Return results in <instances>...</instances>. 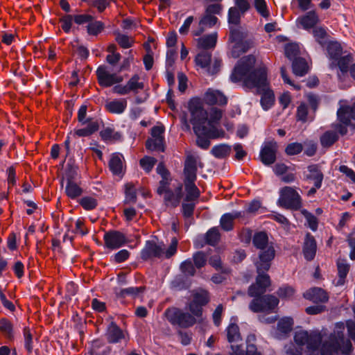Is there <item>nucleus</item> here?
I'll return each instance as SVG.
<instances>
[{"label": "nucleus", "instance_id": "1", "mask_svg": "<svg viewBox=\"0 0 355 355\" xmlns=\"http://www.w3.org/2000/svg\"><path fill=\"white\" fill-rule=\"evenodd\" d=\"M345 327L349 337L355 342V322L348 320L335 324L333 331L322 334L319 331L299 330L294 340L299 347H305L308 355H349L352 351L351 341L345 337Z\"/></svg>", "mask_w": 355, "mask_h": 355}, {"label": "nucleus", "instance_id": "2", "mask_svg": "<svg viewBox=\"0 0 355 355\" xmlns=\"http://www.w3.org/2000/svg\"><path fill=\"white\" fill-rule=\"evenodd\" d=\"M188 109L191 114L190 122L193 125L194 132L199 130H205L208 128L205 125L208 123V113L205 110L198 98L190 99Z\"/></svg>", "mask_w": 355, "mask_h": 355}, {"label": "nucleus", "instance_id": "3", "mask_svg": "<svg viewBox=\"0 0 355 355\" xmlns=\"http://www.w3.org/2000/svg\"><path fill=\"white\" fill-rule=\"evenodd\" d=\"M338 123L332 125L337 133L344 136L347 133V128L351 127L355 129V125L352 120L355 121V103L352 105H341L337 110Z\"/></svg>", "mask_w": 355, "mask_h": 355}, {"label": "nucleus", "instance_id": "4", "mask_svg": "<svg viewBox=\"0 0 355 355\" xmlns=\"http://www.w3.org/2000/svg\"><path fill=\"white\" fill-rule=\"evenodd\" d=\"M164 315L167 320L173 326H177L181 328H189L198 322L197 318L191 313L184 312L175 307L167 309L164 312Z\"/></svg>", "mask_w": 355, "mask_h": 355}, {"label": "nucleus", "instance_id": "5", "mask_svg": "<svg viewBox=\"0 0 355 355\" xmlns=\"http://www.w3.org/2000/svg\"><path fill=\"white\" fill-rule=\"evenodd\" d=\"M277 205L286 209L298 211L302 206V198L295 189L284 187L280 190Z\"/></svg>", "mask_w": 355, "mask_h": 355}, {"label": "nucleus", "instance_id": "6", "mask_svg": "<svg viewBox=\"0 0 355 355\" xmlns=\"http://www.w3.org/2000/svg\"><path fill=\"white\" fill-rule=\"evenodd\" d=\"M244 83L250 88L265 90L269 85L267 68L265 66L254 68L244 78Z\"/></svg>", "mask_w": 355, "mask_h": 355}, {"label": "nucleus", "instance_id": "7", "mask_svg": "<svg viewBox=\"0 0 355 355\" xmlns=\"http://www.w3.org/2000/svg\"><path fill=\"white\" fill-rule=\"evenodd\" d=\"M255 58L252 55L244 56L241 58L235 65L230 79L232 83H238L242 80L254 68Z\"/></svg>", "mask_w": 355, "mask_h": 355}, {"label": "nucleus", "instance_id": "8", "mask_svg": "<svg viewBox=\"0 0 355 355\" xmlns=\"http://www.w3.org/2000/svg\"><path fill=\"white\" fill-rule=\"evenodd\" d=\"M254 252L258 254L259 259L255 262L257 272L260 270H268L270 261L275 257V249L272 245H254Z\"/></svg>", "mask_w": 355, "mask_h": 355}, {"label": "nucleus", "instance_id": "9", "mask_svg": "<svg viewBox=\"0 0 355 355\" xmlns=\"http://www.w3.org/2000/svg\"><path fill=\"white\" fill-rule=\"evenodd\" d=\"M279 304L277 297L273 295H264L262 297L254 299L250 304V309L254 312L270 311Z\"/></svg>", "mask_w": 355, "mask_h": 355}, {"label": "nucleus", "instance_id": "10", "mask_svg": "<svg viewBox=\"0 0 355 355\" xmlns=\"http://www.w3.org/2000/svg\"><path fill=\"white\" fill-rule=\"evenodd\" d=\"M277 144L275 141H265L261 146L259 159L265 166H270L277 159Z\"/></svg>", "mask_w": 355, "mask_h": 355}, {"label": "nucleus", "instance_id": "11", "mask_svg": "<svg viewBox=\"0 0 355 355\" xmlns=\"http://www.w3.org/2000/svg\"><path fill=\"white\" fill-rule=\"evenodd\" d=\"M266 270H260L256 279V284H252L248 289L250 297H257L266 292V288L270 284V277L264 273Z\"/></svg>", "mask_w": 355, "mask_h": 355}, {"label": "nucleus", "instance_id": "12", "mask_svg": "<svg viewBox=\"0 0 355 355\" xmlns=\"http://www.w3.org/2000/svg\"><path fill=\"white\" fill-rule=\"evenodd\" d=\"M111 73L102 67L96 71L98 83L103 87H110L116 83L123 81V77L116 75L117 72Z\"/></svg>", "mask_w": 355, "mask_h": 355}, {"label": "nucleus", "instance_id": "13", "mask_svg": "<svg viewBox=\"0 0 355 355\" xmlns=\"http://www.w3.org/2000/svg\"><path fill=\"white\" fill-rule=\"evenodd\" d=\"M216 129H209L205 130H199L194 132L196 135V145L203 150H207L210 146V139H215L218 136L215 134Z\"/></svg>", "mask_w": 355, "mask_h": 355}, {"label": "nucleus", "instance_id": "14", "mask_svg": "<svg viewBox=\"0 0 355 355\" xmlns=\"http://www.w3.org/2000/svg\"><path fill=\"white\" fill-rule=\"evenodd\" d=\"M308 174L304 175V179L313 182L317 188H321L324 180V174L318 164H310L307 166Z\"/></svg>", "mask_w": 355, "mask_h": 355}, {"label": "nucleus", "instance_id": "15", "mask_svg": "<svg viewBox=\"0 0 355 355\" xmlns=\"http://www.w3.org/2000/svg\"><path fill=\"white\" fill-rule=\"evenodd\" d=\"M205 101L209 105H225L227 103V98L218 90L209 89L205 94Z\"/></svg>", "mask_w": 355, "mask_h": 355}, {"label": "nucleus", "instance_id": "16", "mask_svg": "<svg viewBox=\"0 0 355 355\" xmlns=\"http://www.w3.org/2000/svg\"><path fill=\"white\" fill-rule=\"evenodd\" d=\"M197 162L196 158L189 155L184 162L183 174L184 176L183 181L196 180L197 179Z\"/></svg>", "mask_w": 355, "mask_h": 355}, {"label": "nucleus", "instance_id": "17", "mask_svg": "<svg viewBox=\"0 0 355 355\" xmlns=\"http://www.w3.org/2000/svg\"><path fill=\"white\" fill-rule=\"evenodd\" d=\"M104 244H127L133 241L127 238L122 232L117 230H111L104 234Z\"/></svg>", "mask_w": 355, "mask_h": 355}, {"label": "nucleus", "instance_id": "18", "mask_svg": "<svg viewBox=\"0 0 355 355\" xmlns=\"http://www.w3.org/2000/svg\"><path fill=\"white\" fill-rule=\"evenodd\" d=\"M254 46V41L252 38L243 40L238 44H234L232 49V56L234 58H239L242 54L248 52Z\"/></svg>", "mask_w": 355, "mask_h": 355}, {"label": "nucleus", "instance_id": "19", "mask_svg": "<svg viewBox=\"0 0 355 355\" xmlns=\"http://www.w3.org/2000/svg\"><path fill=\"white\" fill-rule=\"evenodd\" d=\"M196 180L183 181L186 196L184 198L185 202L197 201L200 196V191L196 185Z\"/></svg>", "mask_w": 355, "mask_h": 355}, {"label": "nucleus", "instance_id": "20", "mask_svg": "<svg viewBox=\"0 0 355 355\" xmlns=\"http://www.w3.org/2000/svg\"><path fill=\"white\" fill-rule=\"evenodd\" d=\"M297 21L304 30H309L314 28L319 21V17L315 10L307 12L304 15L298 17Z\"/></svg>", "mask_w": 355, "mask_h": 355}, {"label": "nucleus", "instance_id": "21", "mask_svg": "<svg viewBox=\"0 0 355 355\" xmlns=\"http://www.w3.org/2000/svg\"><path fill=\"white\" fill-rule=\"evenodd\" d=\"M304 297L313 302H325L328 300L327 293L320 288H313L304 293Z\"/></svg>", "mask_w": 355, "mask_h": 355}, {"label": "nucleus", "instance_id": "22", "mask_svg": "<svg viewBox=\"0 0 355 355\" xmlns=\"http://www.w3.org/2000/svg\"><path fill=\"white\" fill-rule=\"evenodd\" d=\"M217 42V33L205 35L197 39V47L202 51L214 49Z\"/></svg>", "mask_w": 355, "mask_h": 355}, {"label": "nucleus", "instance_id": "23", "mask_svg": "<svg viewBox=\"0 0 355 355\" xmlns=\"http://www.w3.org/2000/svg\"><path fill=\"white\" fill-rule=\"evenodd\" d=\"M163 245H146L141 252V257L148 260L154 257H163L164 250Z\"/></svg>", "mask_w": 355, "mask_h": 355}, {"label": "nucleus", "instance_id": "24", "mask_svg": "<svg viewBox=\"0 0 355 355\" xmlns=\"http://www.w3.org/2000/svg\"><path fill=\"white\" fill-rule=\"evenodd\" d=\"M123 156L119 153H115L112 155L109 161V168L114 175H120L123 173L122 159Z\"/></svg>", "mask_w": 355, "mask_h": 355}, {"label": "nucleus", "instance_id": "25", "mask_svg": "<svg viewBox=\"0 0 355 355\" xmlns=\"http://www.w3.org/2000/svg\"><path fill=\"white\" fill-rule=\"evenodd\" d=\"M182 188V184L180 183L175 189V191H173V195H164V202L166 205H170L172 207H177L180 205V200L183 197Z\"/></svg>", "mask_w": 355, "mask_h": 355}, {"label": "nucleus", "instance_id": "26", "mask_svg": "<svg viewBox=\"0 0 355 355\" xmlns=\"http://www.w3.org/2000/svg\"><path fill=\"white\" fill-rule=\"evenodd\" d=\"M232 151V146L227 144H220L212 147L210 153L217 159H225L228 157Z\"/></svg>", "mask_w": 355, "mask_h": 355}, {"label": "nucleus", "instance_id": "27", "mask_svg": "<svg viewBox=\"0 0 355 355\" xmlns=\"http://www.w3.org/2000/svg\"><path fill=\"white\" fill-rule=\"evenodd\" d=\"M124 333L114 322H111L107 328V339L110 343H116L124 338Z\"/></svg>", "mask_w": 355, "mask_h": 355}, {"label": "nucleus", "instance_id": "28", "mask_svg": "<svg viewBox=\"0 0 355 355\" xmlns=\"http://www.w3.org/2000/svg\"><path fill=\"white\" fill-rule=\"evenodd\" d=\"M353 57L351 53L342 56V55L330 64V67H338L343 73L349 71V65L352 62Z\"/></svg>", "mask_w": 355, "mask_h": 355}, {"label": "nucleus", "instance_id": "29", "mask_svg": "<svg viewBox=\"0 0 355 355\" xmlns=\"http://www.w3.org/2000/svg\"><path fill=\"white\" fill-rule=\"evenodd\" d=\"M292 69L295 75L303 76L308 72V65L306 60L298 57L292 60Z\"/></svg>", "mask_w": 355, "mask_h": 355}, {"label": "nucleus", "instance_id": "30", "mask_svg": "<svg viewBox=\"0 0 355 355\" xmlns=\"http://www.w3.org/2000/svg\"><path fill=\"white\" fill-rule=\"evenodd\" d=\"M337 268H338V279L336 283V286H342L345 283V279L347 275V273L349 270L350 266L347 263L345 259H338L337 261Z\"/></svg>", "mask_w": 355, "mask_h": 355}, {"label": "nucleus", "instance_id": "31", "mask_svg": "<svg viewBox=\"0 0 355 355\" xmlns=\"http://www.w3.org/2000/svg\"><path fill=\"white\" fill-rule=\"evenodd\" d=\"M327 51L330 60L336 61L343 53V48L336 41L329 42L327 44Z\"/></svg>", "mask_w": 355, "mask_h": 355}, {"label": "nucleus", "instance_id": "32", "mask_svg": "<svg viewBox=\"0 0 355 355\" xmlns=\"http://www.w3.org/2000/svg\"><path fill=\"white\" fill-rule=\"evenodd\" d=\"M339 139L336 132L327 130L320 137V144L324 148H329L334 145Z\"/></svg>", "mask_w": 355, "mask_h": 355}, {"label": "nucleus", "instance_id": "33", "mask_svg": "<svg viewBox=\"0 0 355 355\" xmlns=\"http://www.w3.org/2000/svg\"><path fill=\"white\" fill-rule=\"evenodd\" d=\"M127 107V101L123 100H114L107 103V110L113 114L123 113Z\"/></svg>", "mask_w": 355, "mask_h": 355}, {"label": "nucleus", "instance_id": "34", "mask_svg": "<svg viewBox=\"0 0 355 355\" xmlns=\"http://www.w3.org/2000/svg\"><path fill=\"white\" fill-rule=\"evenodd\" d=\"M164 142L165 140H162V139L148 138L146 141L145 146L148 150L163 153L165 151Z\"/></svg>", "mask_w": 355, "mask_h": 355}, {"label": "nucleus", "instance_id": "35", "mask_svg": "<svg viewBox=\"0 0 355 355\" xmlns=\"http://www.w3.org/2000/svg\"><path fill=\"white\" fill-rule=\"evenodd\" d=\"M263 91V92L261 95L260 103L262 108L264 110H268L274 104L275 95L273 92L269 89L268 87Z\"/></svg>", "mask_w": 355, "mask_h": 355}, {"label": "nucleus", "instance_id": "36", "mask_svg": "<svg viewBox=\"0 0 355 355\" xmlns=\"http://www.w3.org/2000/svg\"><path fill=\"white\" fill-rule=\"evenodd\" d=\"M220 237L221 235L218 227H211L205 234V244H218Z\"/></svg>", "mask_w": 355, "mask_h": 355}, {"label": "nucleus", "instance_id": "37", "mask_svg": "<svg viewBox=\"0 0 355 355\" xmlns=\"http://www.w3.org/2000/svg\"><path fill=\"white\" fill-rule=\"evenodd\" d=\"M211 60V53L207 51H202L195 58L196 64L202 69L207 68L210 65Z\"/></svg>", "mask_w": 355, "mask_h": 355}, {"label": "nucleus", "instance_id": "38", "mask_svg": "<svg viewBox=\"0 0 355 355\" xmlns=\"http://www.w3.org/2000/svg\"><path fill=\"white\" fill-rule=\"evenodd\" d=\"M244 14H241L236 7H230L227 12V22L229 27L232 25L239 26L241 24V16Z\"/></svg>", "mask_w": 355, "mask_h": 355}, {"label": "nucleus", "instance_id": "39", "mask_svg": "<svg viewBox=\"0 0 355 355\" xmlns=\"http://www.w3.org/2000/svg\"><path fill=\"white\" fill-rule=\"evenodd\" d=\"M227 340L230 343L238 342L241 340L239 328L237 324L230 323L226 329Z\"/></svg>", "mask_w": 355, "mask_h": 355}, {"label": "nucleus", "instance_id": "40", "mask_svg": "<svg viewBox=\"0 0 355 355\" xmlns=\"http://www.w3.org/2000/svg\"><path fill=\"white\" fill-rule=\"evenodd\" d=\"M0 332L9 340H12L14 338L12 324L6 318H3L0 320Z\"/></svg>", "mask_w": 355, "mask_h": 355}, {"label": "nucleus", "instance_id": "41", "mask_svg": "<svg viewBox=\"0 0 355 355\" xmlns=\"http://www.w3.org/2000/svg\"><path fill=\"white\" fill-rule=\"evenodd\" d=\"M144 290V288L140 287H129L126 288L120 289L119 291H116V296L119 297H125L128 295L131 296L132 297H136L139 295L140 293H141Z\"/></svg>", "mask_w": 355, "mask_h": 355}, {"label": "nucleus", "instance_id": "42", "mask_svg": "<svg viewBox=\"0 0 355 355\" xmlns=\"http://www.w3.org/2000/svg\"><path fill=\"white\" fill-rule=\"evenodd\" d=\"M114 34L116 35V42L121 48L128 49L133 45L134 41L128 35L122 34L119 31H115Z\"/></svg>", "mask_w": 355, "mask_h": 355}, {"label": "nucleus", "instance_id": "43", "mask_svg": "<svg viewBox=\"0 0 355 355\" xmlns=\"http://www.w3.org/2000/svg\"><path fill=\"white\" fill-rule=\"evenodd\" d=\"M253 6L262 17L268 19L270 17V11L266 0H254Z\"/></svg>", "mask_w": 355, "mask_h": 355}, {"label": "nucleus", "instance_id": "44", "mask_svg": "<svg viewBox=\"0 0 355 355\" xmlns=\"http://www.w3.org/2000/svg\"><path fill=\"white\" fill-rule=\"evenodd\" d=\"M71 137L76 140L80 138L89 137V124L81 125L79 123L74 128L73 132H70Z\"/></svg>", "mask_w": 355, "mask_h": 355}, {"label": "nucleus", "instance_id": "45", "mask_svg": "<svg viewBox=\"0 0 355 355\" xmlns=\"http://www.w3.org/2000/svg\"><path fill=\"white\" fill-rule=\"evenodd\" d=\"M233 350L232 355H261L260 352H257V347L254 345H248L245 354L236 345H232Z\"/></svg>", "mask_w": 355, "mask_h": 355}, {"label": "nucleus", "instance_id": "46", "mask_svg": "<svg viewBox=\"0 0 355 355\" xmlns=\"http://www.w3.org/2000/svg\"><path fill=\"white\" fill-rule=\"evenodd\" d=\"M302 214L304 216L307 223L308 227L313 232L318 230V220L315 216L309 212L306 209H303Z\"/></svg>", "mask_w": 355, "mask_h": 355}, {"label": "nucleus", "instance_id": "47", "mask_svg": "<svg viewBox=\"0 0 355 355\" xmlns=\"http://www.w3.org/2000/svg\"><path fill=\"white\" fill-rule=\"evenodd\" d=\"M171 179L168 178L162 179L159 182V187L157 189V193L159 196L164 193V195H173V190L169 188Z\"/></svg>", "mask_w": 355, "mask_h": 355}, {"label": "nucleus", "instance_id": "48", "mask_svg": "<svg viewBox=\"0 0 355 355\" xmlns=\"http://www.w3.org/2000/svg\"><path fill=\"white\" fill-rule=\"evenodd\" d=\"M24 347L28 354H31L33 350V335L28 328L24 329Z\"/></svg>", "mask_w": 355, "mask_h": 355}, {"label": "nucleus", "instance_id": "49", "mask_svg": "<svg viewBox=\"0 0 355 355\" xmlns=\"http://www.w3.org/2000/svg\"><path fill=\"white\" fill-rule=\"evenodd\" d=\"M220 225L221 228L226 232H229L234 228V220L230 213L223 214L220 218Z\"/></svg>", "mask_w": 355, "mask_h": 355}, {"label": "nucleus", "instance_id": "50", "mask_svg": "<svg viewBox=\"0 0 355 355\" xmlns=\"http://www.w3.org/2000/svg\"><path fill=\"white\" fill-rule=\"evenodd\" d=\"M293 324V321L291 318H283L278 322L277 329L282 333L287 334L292 330Z\"/></svg>", "mask_w": 355, "mask_h": 355}, {"label": "nucleus", "instance_id": "51", "mask_svg": "<svg viewBox=\"0 0 355 355\" xmlns=\"http://www.w3.org/2000/svg\"><path fill=\"white\" fill-rule=\"evenodd\" d=\"M171 286L174 290L180 291L188 288L189 284L184 276L178 275L172 280Z\"/></svg>", "mask_w": 355, "mask_h": 355}, {"label": "nucleus", "instance_id": "52", "mask_svg": "<svg viewBox=\"0 0 355 355\" xmlns=\"http://www.w3.org/2000/svg\"><path fill=\"white\" fill-rule=\"evenodd\" d=\"M105 28V24L101 21L95 20L90 15V37L97 36Z\"/></svg>", "mask_w": 355, "mask_h": 355}, {"label": "nucleus", "instance_id": "53", "mask_svg": "<svg viewBox=\"0 0 355 355\" xmlns=\"http://www.w3.org/2000/svg\"><path fill=\"white\" fill-rule=\"evenodd\" d=\"M82 189L76 184L69 181L66 187L67 195L71 198H76L82 194Z\"/></svg>", "mask_w": 355, "mask_h": 355}, {"label": "nucleus", "instance_id": "54", "mask_svg": "<svg viewBox=\"0 0 355 355\" xmlns=\"http://www.w3.org/2000/svg\"><path fill=\"white\" fill-rule=\"evenodd\" d=\"M157 159L153 157L144 156L139 161L140 166L147 173H149L153 168Z\"/></svg>", "mask_w": 355, "mask_h": 355}, {"label": "nucleus", "instance_id": "55", "mask_svg": "<svg viewBox=\"0 0 355 355\" xmlns=\"http://www.w3.org/2000/svg\"><path fill=\"white\" fill-rule=\"evenodd\" d=\"M139 76L138 74H135L127 83V88L129 92H136L137 89H143L144 85L141 82H139Z\"/></svg>", "mask_w": 355, "mask_h": 355}, {"label": "nucleus", "instance_id": "56", "mask_svg": "<svg viewBox=\"0 0 355 355\" xmlns=\"http://www.w3.org/2000/svg\"><path fill=\"white\" fill-rule=\"evenodd\" d=\"M229 41L232 43L238 44L244 40V33L239 28L230 26Z\"/></svg>", "mask_w": 355, "mask_h": 355}, {"label": "nucleus", "instance_id": "57", "mask_svg": "<svg viewBox=\"0 0 355 355\" xmlns=\"http://www.w3.org/2000/svg\"><path fill=\"white\" fill-rule=\"evenodd\" d=\"M284 51L286 57L290 60H293L298 58L299 48L295 44L291 43L286 44Z\"/></svg>", "mask_w": 355, "mask_h": 355}, {"label": "nucleus", "instance_id": "58", "mask_svg": "<svg viewBox=\"0 0 355 355\" xmlns=\"http://www.w3.org/2000/svg\"><path fill=\"white\" fill-rule=\"evenodd\" d=\"M125 200L129 202L135 203L137 201L136 189L132 183L125 184Z\"/></svg>", "mask_w": 355, "mask_h": 355}, {"label": "nucleus", "instance_id": "59", "mask_svg": "<svg viewBox=\"0 0 355 355\" xmlns=\"http://www.w3.org/2000/svg\"><path fill=\"white\" fill-rule=\"evenodd\" d=\"M133 60L134 55L132 54V51L130 50L128 51V56L123 60L120 65L118 66L116 69L115 72L120 73L123 71H129L130 69L131 63L133 62Z\"/></svg>", "mask_w": 355, "mask_h": 355}, {"label": "nucleus", "instance_id": "60", "mask_svg": "<svg viewBox=\"0 0 355 355\" xmlns=\"http://www.w3.org/2000/svg\"><path fill=\"white\" fill-rule=\"evenodd\" d=\"M303 148V145L301 143L292 142L286 146L285 153L287 155H296L302 153Z\"/></svg>", "mask_w": 355, "mask_h": 355}, {"label": "nucleus", "instance_id": "61", "mask_svg": "<svg viewBox=\"0 0 355 355\" xmlns=\"http://www.w3.org/2000/svg\"><path fill=\"white\" fill-rule=\"evenodd\" d=\"M252 244H272V243H268V236L266 231H259L254 234Z\"/></svg>", "mask_w": 355, "mask_h": 355}, {"label": "nucleus", "instance_id": "62", "mask_svg": "<svg viewBox=\"0 0 355 355\" xmlns=\"http://www.w3.org/2000/svg\"><path fill=\"white\" fill-rule=\"evenodd\" d=\"M218 21V19L216 17L205 13L199 21V26L211 28L216 24Z\"/></svg>", "mask_w": 355, "mask_h": 355}, {"label": "nucleus", "instance_id": "63", "mask_svg": "<svg viewBox=\"0 0 355 355\" xmlns=\"http://www.w3.org/2000/svg\"><path fill=\"white\" fill-rule=\"evenodd\" d=\"M88 106L87 104L82 105L78 111V123L81 125L89 124V118L87 117Z\"/></svg>", "mask_w": 355, "mask_h": 355}, {"label": "nucleus", "instance_id": "64", "mask_svg": "<svg viewBox=\"0 0 355 355\" xmlns=\"http://www.w3.org/2000/svg\"><path fill=\"white\" fill-rule=\"evenodd\" d=\"M192 301L202 306L205 305L209 302L208 293L205 291L195 293Z\"/></svg>", "mask_w": 355, "mask_h": 355}]
</instances>
